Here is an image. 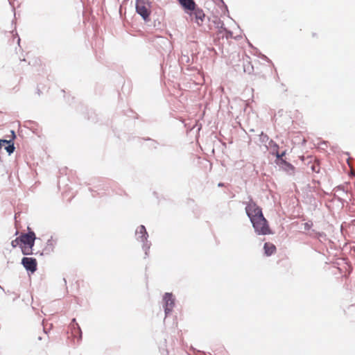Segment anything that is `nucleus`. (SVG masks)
<instances>
[{
    "label": "nucleus",
    "mask_w": 355,
    "mask_h": 355,
    "mask_svg": "<svg viewBox=\"0 0 355 355\" xmlns=\"http://www.w3.org/2000/svg\"><path fill=\"white\" fill-rule=\"evenodd\" d=\"M182 6L190 10H194L195 9V3L193 0H180Z\"/></svg>",
    "instance_id": "1a4fd4ad"
},
{
    "label": "nucleus",
    "mask_w": 355,
    "mask_h": 355,
    "mask_svg": "<svg viewBox=\"0 0 355 355\" xmlns=\"http://www.w3.org/2000/svg\"><path fill=\"white\" fill-rule=\"evenodd\" d=\"M164 311L166 315L172 310L174 306V299L173 298L172 294L166 293L164 296Z\"/></svg>",
    "instance_id": "423d86ee"
},
{
    "label": "nucleus",
    "mask_w": 355,
    "mask_h": 355,
    "mask_svg": "<svg viewBox=\"0 0 355 355\" xmlns=\"http://www.w3.org/2000/svg\"><path fill=\"white\" fill-rule=\"evenodd\" d=\"M136 10L144 20H146L150 14V3L146 0H137Z\"/></svg>",
    "instance_id": "20e7f679"
},
{
    "label": "nucleus",
    "mask_w": 355,
    "mask_h": 355,
    "mask_svg": "<svg viewBox=\"0 0 355 355\" xmlns=\"http://www.w3.org/2000/svg\"><path fill=\"white\" fill-rule=\"evenodd\" d=\"M255 232L258 234L266 235L270 234V227L267 220L261 215L250 220Z\"/></svg>",
    "instance_id": "f03ea898"
},
{
    "label": "nucleus",
    "mask_w": 355,
    "mask_h": 355,
    "mask_svg": "<svg viewBox=\"0 0 355 355\" xmlns=\"http://www.w3.org/2000/svg\"><path fill=\"white\" fill-rule=\"evenodd\" d=\"M245 212L250 220L263 215L261 209L252 200L246 205Z\"/></svg>",
    "instance_id": "7ed1b4c3"
},
{
    "label": "nucleus",
    "mask_w": 355,
    "mask_h": 355,
    "mask_svg": "<svg viewBox=\"0 0 355 355\" xmlns=\"http://www.w3.org/2000/svg\"><path fill=\"white\" fill-rule=\"evenodd\" d=\"M11 245L13 248H16L17 245L20 246V241L19 237L15 239V240L12 241Z\"/></svg>",
    "instance_id": "f8f14e48"
},
{
    "label": "nucleus",
    "mask_w": 355,
    "mask_h": 355,
    "mask_svg": "<svg viewBox=\"0 0 355 355\" xmlns=\"http://www.w3.org/2000/svg\"><path fill=\"white\" fill-rule=\"evenodd\" d=\"M35 240V234L33 232H29L20 235V248L24 254L29 255L33 253V247L34 246Z\"/></svg>",
    "instance_id": "f257e3e1"
},
{
    "label": "nucleus",
    "mask_w": 355,
    "mask_h": 355,
    "mask_svg": "<svg viewBox=\"0 0 355 355\" xmlns=\"http://www.w3.org/2000/svg\"><path fill=\"white\" fill-rule=\"evenodd\" d=\"M317 36V34L315 33H312V37H315Z\"/></svg>",
    "instance_id": "2eb2a0df"
},
{
    "label": "nucleus",
    "mask_w": 355,
    "mask_h": 355,
    "mask_svg": "<svg viewBox=\"0 0 355 355\" xmlns=\"http://www.w3.org/2000/svg\"><path fill=\"white\" fill-rule=\"evenodd\" d=\"M264 254L266 256H270L276 252V246L269 242L265 243L263 245Z\"/></svg>",
    "instance_id": "6e6552de"
},
{
    "label": "nucleus",
    "mask_w": 355,
    "mask_h": 355,
    "mask_svg": "<svg viewBox=\"0 0 355 355\" xmlns=\"http://www.w3.org/2000/svg\"><path fill=\"white\" fill-rule=\"evenodd\" d=\"M312 171L315 173H319L320 171V166L318 164L315 165V164L311 166Z\"/></svg>",
    "instance_id": "ddd939ff"
},
{
    "label": "nucleus",
    "mask_w": 355,
    "mask_h": 355,
    "mask_svg": "<svg viewBox=\"0 0 355 355\" xmlns=\"http://www.w3.org/2000/svg\"><path fill=\"white\" fill-rule=\"evenodd\" d=\"M21 263L24 267L32 272L37 270L36 259L32 257H24L21 260Z\"/></svg>",
    "instance_id": "39448f33"
},
{
    "label": "nucleus",
    "mask_w": 355,
    "mask_h": 355,
    "mask_svg": "<svg viewBox=\"0 0 355 355\" xmlns=\"http://www.w3.org/2000/svg\"><path fill=\"white\" fill-rule=\"evenodd\" d=\"M193 15H195L196 21L198 24H200V22H202L203 19L205 17V14L201 10H195L193 12Z\"/></svg>",
    "instance_id": "9d476101"
},
{
    "label": "nucleus",
    "mask_w": 355,
    "mask_h": 355,
    "mask_svg": "<svg viewBox=\"0 0 355 355\" xmlns=\"http://www.w3.org/2000/svg\"><path fill=\"white\" fill-rule=\"evenodd\" d=\"M148 249H149V246H147V247H146V252H145L146 255H147V254H148V253H147V250H148Z\"/></svg>",
    "instance_id": "dca6fc26"
},
{
    "label": "nucleus",
    "mask_w": 355,
    "mask_h": 355,
    "mask_svg": "<svg viewBox=\"0 0 355 355\" xmlns=\"http://www.w3.org/2000/svg\"><path fill=\"white\" fill-rule=\"evenodd\" d=\"M11 139H0V142L1 143V147L5 144L7 145L5 146V149L8 152V155H10L15 150V146L13 143H12V140H13L15 138V135L14 131H11Z\"/></svg>",
    "instance_id": "0eeeda50"
},
{
    "label": "nucleus",
    "mask_w": 355,
    "mask_h": 355,
    "mask_svg": "<svg viewBox=\"0 0 355 355\" xmlns=\"http://www.w3.org/2000/svg\"><path fill=\"white\" fill-rule=\"evenodd\" d=\"M284 155H285V152H283L281 155L277 154V157L282 158Z\"/></svg>",
    "instance_id": "4468645a"
},
{
    "label": "nucleus",
    "mask_w": 355,
    "mask_h": 355,
    "mask_svg": "<svg viewBox=\"0 0 355 355\" xmlns=\"http://www.w3.org/2000/svg\"><path fill=\"white\" fill-rule=\"evenodd\" d=\"M136 232H137V234H140L141 235V238L142 241H144V240H146L147 232H146V228L144 225H140L137 228Z\"/></svg>",
    "instance_id": "9b49d317"
}]
</instances>
